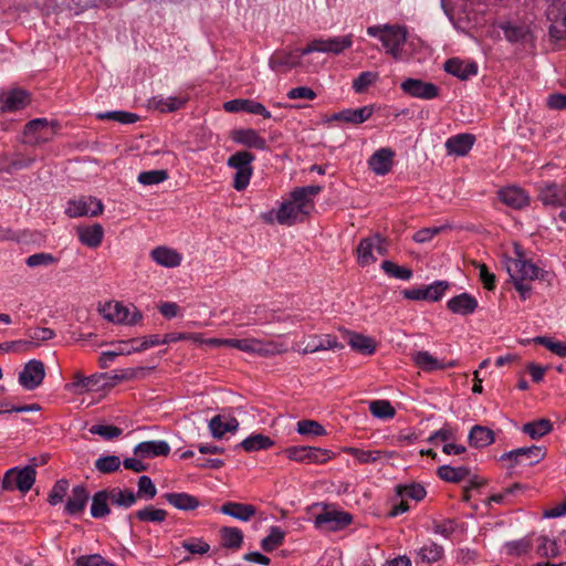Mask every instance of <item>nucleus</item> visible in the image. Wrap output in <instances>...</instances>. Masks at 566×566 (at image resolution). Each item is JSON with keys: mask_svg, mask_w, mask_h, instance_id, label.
<instances>
[{"mask_svg": "<svg viewBox=\"0 0 566 566\" xmlns=\"http://www.w3.org/2000/svg\"><path fill=\"white\" fill-rule=\"evenodd\" d=\"M367 34L378 38L386 49V53L395 60L401 59V48L407 41V29L398 24L371 25Z\"/></svg>", "mask_w": 566, "mask_h": 566, "instance_id": "1", "label": "nucleus"}, {"mask_svg": "<svg viewBox=\"0 0 566 566\" xmlns=\"http://www.w3.org/2000/svg\"><path fill=\"white\" fill-rule=\"evenodd\" d=\"M354 35L352 33L338 36L318 38L312 40L307 45L301 49V54H311L314 52L339 55L352 48Z\"/></svg>", "mask_w": 566, "mask_h": 566, "instance_id": "2", "label": "nucleus"}, {"mask_svg": "<svg viewBox=\"0 0 566 566\" xmlns=\"http://www.w3.org/2000/svg\"><path fill=\"white\" fill-rule=\"evenodd\" d=\"M255 156L247 150H240L229 157L227 164L229 167L235 169L233 179V188L237 191L244 190L249 184L253 172L252 163Z\"/></svg>", "mask_w": 566, "mask_h": 566, "instance_id": "3", "label": "nucleus"}, {"mask_svg": "<svg viewBox=\"0 0 566 566\" xmlns=\"http://www.w3.org/2000/svg\"><path fill=\"white\" fill-rule=\"evenodd\" d=\"M283 452L290 460L303 463L323 464L334 458L331 450L307 446L289 447Z\"/></svg>", "mask_w": 566, "mask_h": 566, "instance_id": "4", "label": "nucleus"}, {"mask_svg": "<svg viewBox=\"0 0 566 566\" xmlns=\"http://www.w3.org/2000/svg\"><path fill=\"white\" fill-rule=\"evenodd\" d=\"M98 312L105 319L115 324L135 325L143 318L139 311L134 307V311L130 312L120 302H107L98 307Z\"/></svg>", "mask_w": 566, "mask_h": 566, "instance_id": "5", "label": "nucleus"}, {"mask_svg": "<svg viewBox=\"0 0 566 566\" xmlns=\"http://www.w3.org/2000/svg\"><path fill=\"white\" fill-rule=\"evenodd\" d=\"M36 471L34 465L18 467L8 470L2 480L3 490H19L28 492L35 481Z\"/></svg>", "mask_w": 566, "mask_h": 566, "instance_id": "6", "label": "nucleus"}, {"mask_svg": "<svg viewBox=\"0 0 566 566\" xmlns=\"http://www.w3.org/2000/svg\"><path fill=\"white\" fill-rule=\"evenodd\" d=\"M546 448L531 446L505 452L501 455L500 460L510 461V468H514L520 464L534 465L541 462L546 457Z\"/></svg>", "mask_w": 566, "mask_h": 566, "instance_id": "7", "label": "nucleus"}, {"mask_svg": "<svg viewBox=\"0 0 566 566\" xmlns=\"http://www.w3.org/2000/svg\"><path fill=\"white\" fill-rule=\"evenodd\" d=\"M353 521V516L343 511L327 510L325 509L322 513L315 516V526L325 531H338Z\"/></svg>", "mask_w": 566, "mask_h": 566, "instance_id": "8", "label": "nucleus"}, {"mask_svg": "<svg viewBox=\"0 0 566 566\" xmlns=\"http://www.w3.org/2000/svg\"><path fill=\"white\" fill-rule=\"evenodd\" d=\"M104 210L102 201L95 197H81L77 200H71L65 210L66 214L71 218H78L83 216L96 217Z\"/></svg>", "mask_w": 566, "mask_h": 566, "instance_id": "9", "label": "nucleus"}, {"mask_svg": "<svg viewBox=\"0 0 566 566\" xmlns=\"http://www.w3.org/2000/svg\"><path fill=\"white\" fill-rule=\"evenodd\" d=\"M45 377V367L41 360H29L19 374V384L27 390L36 389Z\"/></svg>", "mask_w": 566, "mask_h": 566, "instance_id": "10", "label": "nucleus"}, {"mask_svg": "<svg viewBox=\"0 0 566 566\" xmlns=\"http://www.w3.org/2000/svg\"><path fill=\"white\" fill-rule=\"evenodd\" d=\"M403 93L411 97L432 99L439 96V87L433 83L424 82L419 78H407L401 85Z\"/></svg>", "mask_w": 566, "mask_h": 566, "instance_id": "11", "label": "nucleus"}, {"mask_svg": "<svg viewBox=\"0 0 566 566\" xmlns=\"http://www.w3.org/2000/svg\"><path fill=\"white\" fill-rule=\"evenodd\" d=\"M537 198L546 207H564L566 206V186L546 182L539 187Z\"/></svg>", "mask_w": 566, "mask_h": 566, "instance_id": "12", "label": "nucleus"}, {"mask_svg": "<svg viewBox=\"0 0 566 566\" xmlns=\"http://www.w3.org/2000/svg\"><path fill=\"white\" fill-rule=\"evenodd\" d=\"M57 123H49L46 118H35L28 122L24 126V135H34V143L48 142L56 133L55 128H59Z\"/></svg>", "mask_w": 566, "mask_h": 566, "instance_id": "13", "label": "nucleus"}, {"mask_svg": "<svg viewBox=\"0 0 566 566\" xmlns=\"http://www.w3.org/2000/svg\"><path fill=\"white\" fill-rule=\"evenodd\" d=\"M322 191V187L318 185H311L305 187L295 188L290 199L302 210L303 214L310 216L314 209V197Z\"/></svg>", "mask_w": 566, "mask_h": 566, "instance_id": "14", "label": "nucleus"}, {"mask_svg": "<svg viewBox=\"0 0 566 566\" xmlns=\"http://www.w3.org/2000/svg\"><path fill=\"white\" fill-rule=\"evenodd\" d=\"M301 50L295 51H276L269 60L271 70L275 72H286L301 65Z\"/></svg>", "mask_w": 566, "mask_h": 566, "instance_id": "15", "label": "nucleus"}, {"mask_svg": "<svg viewBox=\"0 0 566 566\" xmlns=\"http://www.w3.org/2000/svg\"><path fill=\"white\" fill-rule=\"evenodd\" d=\"M504 36L512 43H517L526 46H533L534 36L530 25L524 23L507 22L502 25Z\"/></svg>", "mask_w": 566, "mask_h": 566, "instance_id": "16", "label": "nucleus"}, {"mask_svg": "<svg viewBox=\"0 0 566 566\" xmlns=\"http://www.w3.org/2000/svg\"><path fill=\"white\" fill-rule=\"evenodd\" d=\"M500 201L512 209L521 210L530 205L528 193L518 186H507L497 192Z\"/></svg>", "mask_w": 566, "mask_h": 566, "instance_id": "17", "label": "nucleus"}, {"mask_svg": "<svg viewBox=\"0 0 566 566\" xmlns=\"http://www.w3.org/2000/svg\"><path fill=\"white\" fill-rule=\"evenodd\" d=\"M224 111L229 113L245 112L249 114L261 115L263 118H270L271 113L265 106L254 99L235 98L223 104Z\"/></svg>", "mask_w": 566, "mask_h": 566, "instance_id": "18", "label": "nucleus"}, {"mask_svg": "<svg viewBox=\"0 0 566 566\" xmlns=\"http://www.w3.org/2000/svg\"><path fill=\"white\" fill-rule=\"evenodd\" d=\"M105 375L84 376L81 371L73 375V380L65 385V389L74 395H83L99 388L98 382Z\"/></svg>", "mask_w": 566, "mask_h": 566, "instance_id": "19", "label": "nucleus"}, {"mask_svg": "<svg viewBox=\"0 0 566 566\" xmlns=\"http://www.w3.org/2000/svg\"><path fill=\"white\" fill-rule=\"evenodd\" d=\"M30 102L27 91L14 88L0 94V109L2 112H15L24 108Z\"/></svg>", "mask_w": 566, "mask_h": 566, "instance_id": "20", "label": "nucleus"}, {"mask_svg": "<svg viewBox=\"0 0 566 566\" xmlns=\"http://www.w3.org/2000/svg\"><path fill=\"white\" fill-rule=\"evenodd\" d=\"M170 453L169 444L164 440H150L138 443L134 448V455L140 459L167 457Z\"/></svg>", "mask_w": 566, "mask_h": 566, "instance_id": "21", "label": "nucleus"}, {"mask_svg": "<svg viewBox=\"0 0 566 566\" xmlns=\"http://www.w3.org/2000/svg\"><path fill=\"white\" fill-rule=\"evenodd\" d=\"M395 153L390 148L376 150L368 159V167L378 176H385L391 170Z\"/></svg>", "mask_w": 566, "mask_h": 566, "instance_id": "22", "label": "nucleus"}, {"mask_svg": "<svg viewBox=\"0 0 566 566\" xmlns=\"http://www.w3.org/2000/svg\"><path fill=\"white\" fill-rule=\"evenodd\" d=\"M232 139L237 144L243 145L249 148L264 150L266 148V140L255 129L241 128L233 130Z\"/></svg>", "mask_w": 566, "mask_h": 566, "instance_id": "23", "label": "nucleus"}, {"mask_svg": "<svg viewBox=\"0 0 566 566\" xmlns=\"http://www.w3.org/2000/svg\"><path fill=\"white\" fill-rule=\"evenodd\" d=\"M447 307L453 314L470 315L478 308V301L469 293H461L447 302Z\"/></svg>", "mask_w": 566, "mask_h": 566, "instance_id": "24", "label": "nucleus"}, {"mask_svg": "<svg viewBox=\"0 0 566 566\" xmlns=\"http://www.w3.org/2000/svg\"><path fill=\"white\" fill-rule=\"evenodd\" d=\"M90 494L84 485H75L72 491L71 495L69 496L66 504H65V512L69 515H77L82 513L86 504L88 502Z\"/></svg>", "mask_w": 566, "mask_h": 566, "instance_id": "25", "label": "nucleus"}, {"mask_svg": "<svg viewBox=\"0 0 566 566\" xmlns=\"http://www.w3.org/2000/svg\"><path fill=\"white\" fill-rule=\"evenodd\" d=\"M374 113L373 105H366L356 109L346 108L332 116L333 120H342L349 124H361L371 117Z\"/></svg>", "mask_w": 566, "mask_h": 566, "instance_id": "26", "label": "nucleus"}, {"mask_svg": "<svg viewBox=\"0 0 566 566\" xmlns=\"http://www.w3.org/2000/svg\"><path fill=\"white\" fill-rule=\"evenodd\" d=\"M444 71L464 81L476 75L478 64L475 62H463L457 57H452L444 63Z\"/></svg>", "mask_w": 566, "mask_h": 566, "instance_id": "27", "label": "nucleus"}, {"mask_svg": "<svg viewBox=\"0 0 566 566\" xmlns=\"http://www.w3.org/2000/svg\"><path fill=\"white\" fill-rule=\"evenodd\" d=\"M306 214L290 199L281 205L275 213V219L280 224L292 226L297 221H304Z\"/></svg>", "mask_w": 566, "mask_h": 566, "instance_id": "28", "label": "nucleus"}, {"mask_svg": "<svg viewBox=\"0 0 566 566\" xmlns=\"http://www.w3.org/2000/svg\"><path fill=\"white\" fill-rule=\"evenodd\" d=\"M219 511L243 522L250 521L256 513L254 505L239 502H226L220 506Z\"/></svg>", "mask_w": 566, "mask_h": 566, "instance_id": "29", "label": "nucleus"}, {"mask_svg": "<svg viewBox=\"0 0 566 566\" xmlns=\"http://www.w3.org/2000/svg\"><path fill=\"white\" fill-rule=\"evenodd\" d=\"M475 137L472 134H458L447 139L446 148L448 154L464 156L474 145Z\"/></svg>", "mask_w": 566, "mask_h": 566, "instance_id": "30", "label": "nucleus"}, {"mask_svg": "<svg viewBox=\"0 0 566 566\" xmlns=\"http://www.w3.org/2000/svg\"><path fill=\"white\" fill-rule=\"evenodd\" d=\"M150 256L158 265L165 268L179 266L182 261V255L168 247H157L153 249Z\"/></svg>", "mask_w": 566, "mask_h": 566, "instance_id": "31", "label": "nucleus"}, {"mask_svg": "<svg viewBox=\"0 0 566 566\" xmlns=\"http://www.w3.org/2000/svg\"><path fill=\"white\" fill-rule=\"evenodd\" d=\"M77 237L82 244L88 248H97L102 244L104 229L99 223L77 228Z\"/></svg>", "mask_w": 566, "mask_h": 566, "instance_id": "32", "label": "nucleus"}, {"mask_svg": "<svg viewBox=\"0 0 566 566\" xmlns=\"http://www.w3.org/2000/svg\"><path fill=\"white\" fill-rule=\"evenodd\" d=\"M163 497L180 511H193L200 505L198 497L185 492L165 493Z\"/></svg>", "mask_w": 566, "mask_h": 566, "instance_id": "33", "label": "nucleus"}, {"mask_svg": "<svg viewBox=\"0 0 566 566\" xmlns=\"http://www.w3.org/2000/svg\"><path fill=\"white\" fill-rule=\"evenodd\" d=\"M239 427V421L234 417L224 419L217 415L209 421V429L213 438L221 439L227 432H234Z\"/></svg>", "mask_w": 566, "mask_h": 566, "instance_id": "34", "label": "nucleus"}, {"mask_svg": "<svg viewBox=\"0 0 566 566\" xmlns=\"http://www.w3.org/2000/svg\"><path fill=\"white\" fill-rule=\"evenodd\" d=\"M469 444L473 448H485L494 442V432L488 427L475 424L469 432Z\"/></svg>", "mask_w": 566, "mask_h": 566, "instance_id": "35", "label": "nucleus"}, {"mask_svg": "<svg viewBox=\"0 0 566 566\" xmlns=\"http://www.w3.org/2000/svg\"><path fill=\"white\" fill-rule=\"evenodd\" d=\"M106 492L109 495V502L113 505H116L119 507L129 509L137 501V495L130 489L123 490V489L116 486V488H112V489H106Z\"/></svg>", "mask_w": 566, "mask_h": 566, "instance_id": "36", "label": "nucleus"}, {"mask_svg": "<svg viewBox=\"0 0 566 566\" xmlns=\"http://www.w3.org/2000/svg\"><path fill=\"white\" fill-rule=\"evenodd\" d=\"M378 241V234L364 238L360 240L358 247H357V256H358V263L361 266L369 265L374 262H376V256L374 255V245L377 244Z\"/></svg>", "mask_w": 566, "mask_h": 566, "instance_id": "37", "label": "nucleus"}, {"mask_svg": "<svg viewBox=\"0 0 566 566\" xmlns=\"http://www.w3.org/2000/svg\"><path fill=\"white\" fill-rule=\"evenodd\" d=\"M247 452L268 450L274 446V441L262 433H252L239 444Z\"/></svg>", "mask_w": 566, "mask_h": 566, "instance_id": "38", "label": "nucleus"}, {"mask_svg": "<svg viewBox=\"0 0 566 566\" xmlns=\"http://www.w3.org/2000/svg\"><path fill=\"white\" fill-rule=\"evenodd\" d=\"M347 343L354 350L364 355H371L376 350V342L358 333H348Z\"/></svg>", "mask_w": 566, "mask_h": 566, "instance_id": "39", "label": "nucleus"}, {"mask_svg": "<svg viewBox=\"0 0 566 566\" xmlns=\"http://www.w3.org/2000/svg\"><path fill=\"white\" fill-rule=\"evenodd\" d=\"M343 452L355 458L359 463H374L378 461L382 454H387L389 458L392 457V452H385L380 450H361L354 447H346L343 449Z\"/></svg>", "mask_w": 566, "mask_h": 566, "instance_id": "40", "label": "nucleus"}, {"mask_svg": "<svg viewBox=\"0 0 566 566\" xmlns=\"http://www.w3.org/2000/svg\"><path fill=\"white\" fill-rule=\"evenodd\" d=\"M471 471L468 467H450V465H441L437 470L438 476L450 483H459L465 480L470 475Z\"/></svg>", "mask_w": 566, "mask_h": 566, "instance_id": "41", "label": "nucleus"}, {"mask_svg": "<svg viewBox=\"0 0 566 566\" xmlns=\"http://www.w3.org/2000/svg\"><path fill=\"white\" fill-rule=\"evenodd\" d=\"M552 430V422L545 418L527 422L522 427V431L534 440L551 433Z\"/></svg>", "mask_w": 566, "mask_h": 566, "instance_id": "42", "label": "nucleus"}, {"mask_svg": "<svg viewBox=\"0 0 566 566\" xmlns=\"http://www.w3.org/2000/svg\"><path fill=\"white\" fill-rule=\"evenodd\" d=\"M109 495L106 492V489L96 492L92 497L91 504V515L94 518H103L111 513V509L108 506Z\"/></svg>", "mask_w": 566, "mask_h": 566, "instance_id": "43", "label": "nucleus"}, {"mask_svg": "<svg viewBox=\"0 0 566 566\" xmlns=\"http://www.w3.org/2000/svg\"><path fill=\"white\" fill-rule=\"evenodd\" d=\"M168 512L163 509H157L153 505H147L142 510L136 511L129 516L135 517L140 522L163 523L166 521Z\"/></svg>", "mask_w": 566, "mask_h": 566, "instance_id": "44", "label": "nucleus"}, {"mask_svg": "<svg viewBox=\"0 0 566 566\" xmlns=\"http://www.w3.org/2000/svg\"><path fill=\"white\" fill-rule=\"evenodd\" d=\"M25 340L29 347H38L42 342L50 340L55 337V332L49 327H30L25 331Z\"/></svg>", "mask_w": 566, "mask_h": 566, "instance_id": "45", "label": "nucleus"}, {"mask_svg": "<svg viewBox=\"0 0 566 566\" xmlns=\"http://www.w3.org/2000/svg\"><path fill=\"white\" fill-rule=\"evenodd\" d=\"M211 342L223 344L229 347L237 348L245 353L258 354L259 339L256 338H228V339H212Z\"/></svg>", "mask_w": 566, "mask_h": 566, "instance_id": "46", "label": "nucleus"}, {"mask_svg": "<svg viewBox=\"0 0 566 566\" xmlns=\"http://www.w3.org/2000/svg\"><path fill=\"white\" fill-rule=\"evenodd\" d=\"M220 536L222 545L227 548L238 549L243 542V533L237 527H222Z\"/></svg>", "mask_w": 566, "mask_h": 566, "instance_id": "47", "label": "nucleus"}, {"mask_svg": "<svg viewBox=\"0 0 566 566\" xmlns=\"http://www.w3.org/2000/svg\"><path fill=\"white\" fill-rule=\"evenodd\" d=\"M413 363L423 371L440 370L439 360L427 350H419L412 355Z\"/></svg>", "mask_w": 566, "mask_h": 566, "instance_id": "48", "label": "nucleus"}, {"mask_svg": "<svg viewBox=\"0 0 566 566\" xmlns=\"http://www.w3.org/2000/svg\"><path fill=\"white\" fill-rule=\"evenodd\" d=\"M285 532L279 526H271L270 533L261 541V547L264 552H272L282 545Z\"/></svg>", "mask_w": 566, "mask_h": 566, "instance_id": "49", "label": "nucleus"}, {"mask_svg": "<svg viewBox=\"0 0 566 566\" xmlns=\"http://www.w3.org/2000/svg\"><path fill=\"white\" fill-rule=\"evenodd\" d=\"M539 269L527 260L514 262V275L522 280H534L538 276Z\"/></svg>", "mask_w": 566, "mask_h": 566, "instance_id": "50", "label": "nucleus"}, {"mask_svg": "<svg viewBox=\"0 0 566 566\" xmlns=\"http://www.w3.org/2000/svg\"><path fill=\"white\" fill-rule=\"evenodd\" d=\"M396 492L397 495L401 499H412L415 501L423 500L427 494L426 489L418 483H412L409 485H397Z\"/></svg>", "mask_w": 566, "mask_h": 566, "instance_id": "51", "label": "nucleus"}, {"mask_svg": "<svg viewBox=\"0 0 566 566\" xmlns=\"http://www.w3.org/2000/svg\"><path fill=\"white\" fill-rule=\"evenodd\" d=\"M96 117L102 120H115L120 124H133L139 119V116L137 114L126 111H111L99 113Z\"/></svg>", "mask_w": 566, "mask_h": 566, "instance_id": "52", "label": "nucleus"}, {"mask_svg": "<svg viewBox=\"0 0 566 566\" xmlns=\"http://www.w3.org/2000/svg\"><path fill=\"white\" fill-rule=\"evenodd\" d=\"M370 413L379 419H391L396 415L395 408L388 400H374L369 403Z\"/></svg>", "mask_w": 566, "mask_h": 566, "instance_id": "53", "label": "nucleus"}, {"mask_svg": "<svg viewBox=\"0 0 566 566\" xmlns=\"http://www.w3.org/2000/svg\"><path fill=\"white\" fill-rule=\"evenodd\" d=\"M537 554L542 557L554 558L560 554L559 546L556 541L546 536L537 538Z\"/></svg>", "mask_w": 566, "mask_h": 566, "instance_id": "54", "label": "nucleus"}, {"mask_svg": "<svg viewBox=\"0 0 566 566\" xmlns=\"http://www.w3.org/2000/svg\"><path fill=\"white\" fill-rule=\"evenodd\" d=\"M258 354L264 357L284 354L287 352V346L277 340H261L259 339Z\"/></svg>", "mask_w": 566, "mask_h": 566, "instance_id": "55", "label": "nucleus"}, {"mask_svg": "<svg viewBox=\"0 0 566 566\" xmlns=\"http://www.w3.org/2000/svg\"><path fill=\"white\" fill-rule=\"evenodd\" d=\"M533 542L530 537H523L517 541L505 544L506 553L511 556L520 557L528 554L532 549Z\"/></svg>", "mask_w": 566, "mask_h": 566, "instance_id": "56", "label": "nucleus"}, {"mask_svg": "<svg viewBox=\"0 0 566 566\" xmlns=\"http://www.w3.org/2000/svg\"><path fill=\"white\" fill-rule=\"evenodd\" d=\"M381 269L384 270V272L387 275H389L391 277L399 279V280L408 281L412 276V271L410 269L399 266L398 264H396L392 261H388V260L384 261L381 263Z\"/></svg>", "mask_w": 566, "mask_h": 566, "instance_id": "57", "label": "nucleus"}, {"mask_svg": "<svg viewBox=\"0 0 566 566\" xmlns=\"http://www.w3.org/2000/svg\"><path fill=\"white\" fill-rule=\"evenodd\" d=\"M153 104L160 112H175L186 104V99L174 96L167 98L154 97Z\"/></svg>", "mask_w": 566, "mask_h": 566, "instance_id": "58", "label": "nucleus"}, {"mask_svg": "<svg viewBox=\"0 0 566 566\" xmlns=\"http://www.w3.org/2000/svg\"><path fill=\"white\" fill-rule=\"evenodd\" d=\"M167 179L168 171L165 169L143 171L137 177L138 182L145 186L158 185Z\"/></svg>", "mask_w": 566, "mask_h": 566, "instance_id": "59", "label": "nucleus"}, {"mask_svg": "<svg viewBox=\"0 0 566 566\" xmlns=\"http://www.w3.org/2000/svg\"><path fill=\"white\" fill-rule=\"evenodd\" d=\"M122 462L117 455L101 457L95 461V468L98 472L108 474L117 471Z\"/></svg>", "mask_w": 566, "mask_h": 566, "instance_id": "60", "label": "nucleus"}, {"mask_svg": "<svg viewBox=\"0 0 566 566\" xmlns=\"http://www.w3.org/2000/svg\"><path fill=\"white\" fill-rule=\"evenodd\" d=\"M443 555L442 546L430 543L429 545H424L418 552V556L423 563H434L439 560Z\"/></svg>", "mask_w": 566, "mask_h": 566, "instance_id": "61", "label": "nucleus"}, {"mask_svg": "<svg viewBox=\"0 0 566 566\" xmlns=\"http://www.w3.org/2000/svg\"><path fill=\"white\" fill-rule=\"evenodd\" d=\"M297 432L302 436L319 437L324 436L326 430L315 420H301L297 422Z\"/></svg>", "mask_w": 566, "mask_h": 566, "instance_id": "62", "label": "nucleus"}, {"mask_svg": "<svg viewBox=\"0 0 566 566\" xmlns=\"http://www.w3.org/2000/svg\"><path fill=\"white\" fill-rule=\"evenodd\" d=\"M69 481L61 479L55 482L51 492L49 493L48 501L51 505H56L63 501L69 491Z\"/></svg>", "mask_w": 566, "mask_h": 566, "instance_id": "63", "label": "nucleus"}, {"mask_svg": "<svg viewBox=\"0 0 566 566\" xmlns=\"http://www.w3.org/2000/svg\"><path fill=\"white\" fill-rule=\"evenodd\" d=\"M75 566H116L99 554L82 555L76 558Z\"/></svg>", "mask_w": 566, "mask_h": 566, "instance_id": "64", "label": "nucleus"}]
</instances>
